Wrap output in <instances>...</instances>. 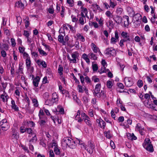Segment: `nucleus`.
Wrapping results in <instances>:
<instances>
[{"label": "nucleus", "mask_w": 157, "mask_h": 157, "mask_svg": "<svg viewBox=\"0 0 157 157\" xmlns=\"http://www.w3.org/2000/svg\"><path fill=\"white\" fill-rule=\"evenodd\" d=\"M103 6L105 8V9L108 10L109 8H110V7L109 6V4L106 2H104L103 3Z\"/></svg>", "instance_id": "obj_61"}, {"label": "nucleus", "mask_w": 157, "mask_h": 157, "mask_svg": "<svg viewBox=\"0 0 157 157\" xmlns=\"http://www.w3.org/2000/svg\"><path fill=\"white\" fill-rule=\"evenodd\" d=\"M77 88L78 92L79 93H83L84 92V90L87 91V90H86L85 87H83L82 86L80 85H78Z\"/></svg>", "instance_id": "obj_30"}, {"label": "nucleus", "mask_w": 157, "mask_h": 157, "mask_svg": "<svg viewBox=\"0 0 157 157\" xmlns=\"http://www.w3.org/2000/svg\"><path fill=\"white\" fill-rule=\"evenodd\" d=\"M121 36L124 38H126L128 37L129 36L127 33L124 32V31L122 32L121 33Z\"/></svg>", "instance_id": "obj_58"}, {"label": "nucleus", "mask_w": 157, "mask_h": 157, "mask_svg": "<svg viewBox=\"0 0 157 157\" xmlns=\"http://www.w3.org/2000/svg\"><path fill=\"white\" fill-rule=\"evenodd\" d=\"M32 138L31 139H30L29 140V143H35L36 142L37 140V138L35 134H33L31 136Z\"/></svg>", "instance_id": "obj_28"}, {"label": "nucleus", "mask_w": 157, "mask_h": 157, "mask_svg": "<svg viewBox=\"0 0 157 157\" xmlns=\"http://www.w3.org/2000/svg\"><path fill=\"white\" fill-rule=\"evenodd\" d=\"M105 14L109 19H110L112 17V13L109 10L107 11L105 13Z\"/></svg>", "instance_id": "obj_47"}, {"label": "nucleus", "mask_w": 157, "mask_h": 157, "mask_svg": "<svg viewBox=\"0 0 157 157\" xmlns=\"http://www.w3.org/2000/svg\"><path fill=\"white\" fill-rule=\"evenodd\" d=\"M113 85V83L112 81L108 80L107 82V86L109 88H111Z\"/></svg>", "instance_id": "obj_54"}, {"label": "nucleus", "mask_w": 157, "mask_h": 157, "mask_svg": "<svg viewBox=\"0 0 157 157\" xmlns=\"http://www.w3.org/2000/svg\"><path fill=\"white\" fill-rule=\"evenodd\" d=\"M124 26L125 27H127L129 24V17L128 16H124Z\"/></svg>", "instance_id": "obj_25"}, {"label": "nucleus", "mask_w": 157, "mask_h": 157, "mask_svg": "<svg viewBox=\"0 0 157 157\" xmlns=\"http://www.w3.org/2000/svg\"><path fill=\"white\" fill-rule=\"evenodd\" d=\"M11 106L13 109L15 111H17L19 110L18 107L16 105L15 101L12 100L11 101Z\"/></svg>", "instance_id": "obj_21"}, {"label": "nucleus", "mask_w": 157, "mask_h": 157, "mask_svg": "<svg viewBox=\"0 0 157 157\" xmlns=\"http://www.w3.org/2000/svg\"><path fill=\"white\" fill-rule=\"evenodd\" d=\"M89 56L88 55H87L86 53H83L82 55V58L88 64H90V61Z\"/></svg>", "instance_id": "obj_17"}, {"label": "nucleus", "mask_w": 157, "mask_h": 157, "mask_svg": "<svg viewBox=\"0 0 157 157\" xmlns=\"http://www.w3.org/2000/svg\"><path fill=\"white\" fill-rule=\"evenodd\" d=\"M18 138V135L17 134V132H14L11 136V138L12 139L17 140Z\"/></svg>", "instance_id": "obj_42"}, {"label": "nucleus", "mask_w": 157, "mask_h": 157, "mask_svg": "<svg viewBox=\"0 0 157 157\" xmlns=\"http://www.w3.org/2000/svg\"><path fill=\"white\" fill-rule=\"evenodd\" d=\"M116 53L115 49L113 48H108L105 52V54L109 56H114L116 55Z\"/></svg>", "instance_id": "obj_6"}, {"label": "nucleus", "mask_w": 157, "mask_h": 157, "mask_svg": "<svg viewBox=\"0 0 157 157\" xmlns=\"http://www.w3.org/2000/svg\"><path fill=\"white\" fill-rule=\"evenodd\" d=\"M15 6L22 9H23L24 8L23 4L20 1H18L16 3Z\"/></svg>", "instance_id": "obj_29"}, {"label": "nucleus", "mask_w": 157, "mask_h": 157, "mask_svg": "<svg viewBox=\"0 0 157 157\" xmlns=\"http://www.w3.org/2000/svg\"><path fill=\"white\" fill-rule=\"evenodd\" d=\"M98 124V125L101 128L104 129L105 126V122L101 119H98L96 120Z\"/></svg>", "instance_id": "obj_10"}, {"label": "nucleus", "mask_w": 157, "mask_h": 157, "mask_svg": "<svg viewBox=\"0 0 157 157\" xmlns=\"http://www.w3.org/2000/svg\"><path fill=\"white\" fill-rule=\"evenodd\" d=\"M61 93L62 94H64L66 97H69L70 96V94L68 91L64 89L63 90V91Z\"/></svg>", "instance_id": "obj_55"}, {"label": "nucleus", "mask_w": 157, "mask_h": 157, "mask_svg": "<svg viewBox=\"0 0 157 157\" xmlns=\"http://www.w3.org/2000/svg\"><path fill=\"white\" fill-rule=\"evenodd\" d=\"M65 34H64V35H59L58 36V41L59 42L62 43L63 45H65V42L64 41V36H65Z\"/></svg>", "instance_id": "obj_32"}, {"label": "nucleus", "mask_w": 157, "mask_h": 157, "mask_svg": "<svg viewBox=\"0 0 157 157\" xmlns=\"http://www.w3.org/2000/svg\"><path fill=\"white\" fill-rule=\"evenodd\" d=\"M54 151L56 154L57 155H59L60 153V150L58 147H56V148H54Z\"/></svg>", "instance_id": "obj_52"}, {"label": "nucleus", "mask_w": 157, "mask_h": 157, "mask_svg": "<svg viewBox=\"0 0 157 157\" xmlns=\"http://www.w3.org/2000/svg\"><path fill=\"white\" fill-rule=\"evenodd\" d=\"M6 51L0 50L1 54V56L3 58H5L7 56Z\"/></svg>", "instance_id": "obj_49"}, {"label": "nucleus", "mask_w": 157, "mask_h": 157, "mask_svg": "<svg viewBox=\"0 0 157 157\" xmlns=\"http://www.w3.org/2000/svg\"><path fill=\"white\" fill-rule=\"evenodd\" d=\"M9 45L3 43H0V50L8 51Z\"/></svg>", "instance_id": "obj_11"}, {"label": "nucleus", "mask_w": 157, "mask_h": 157, "mask_svg": "<svg viewBox=\"0 0 157 157\" xmlns=\"http://www.w3.org/2000/svg\"><path fill=\"white\" fill-rule=\"evenodd\" d=\"M25 124H26L27 127H33L34 126V123L32 121H26L25 122Z\"/></svg>", "instance_id": "obj_34"}, {"label": "nucleus", "mask_w": 157, "mask_h": 157, "mask_svg": "<svg viewBox=\"0 0 157 157\" xmlns=\"http://www.w3.org/2000/svg\"><path fill=\"white\" fill-rule=\"evenodd\" d=\"M42 119V118H41V119L40 118L38 121L39 123L41 126H43L46 122L45 121L43 120Z\"/></svg>", "instance_id": "obj_45"}, {"label": "nucleus", "mask_w": 157, "mask_h": 157, "mask_svg": "<svg viewBox=\"0 0 157 157\" xmlns=\"http://www.w3.org/2000/svg\"><path fill=\"white\" fill-rule=\"evenodd\" d=\"M127 136L129 139L133 140H136L137 139V137L134 135L133 133H128L127 134Z\"/></svg>", "instance_id": "obj_31"}, {"label": "nucleus", "mask_w": 157, "mask_h": 157, "mask_svg": "<svg viewBox=\"0 0 157 157\" xmlns=\"http://www.w3.org/2000/svg\"><path fill=\"white\" fill-rule=\"evenodd\" d=\"M58 95L56 93H53L52 94V100H53L54 103L58 101Z\"/></svg>", "instance_id": "obj_36"}, {"label": "nucleus", "mask_w": 157, "mask_h": 157, "mask_svg": "<svg viewBox=\"0 0 157 157\" xmlns=\"http://www.w3.org/2000/svg\"><path fill=\"white\" fill-rule=\"evenodd\" d=\"M23 57L24 59H25V60L30 59L29 55L26 52H24L23 54Z\"/></svg>", "instance_id": "obj_43"}, {"label": "nucleus", "mask_w": 157, "mask_h": 157, "mask_svg": "<svg viewBox=\"0 0 157 157\" xmlns=\"http://www.w3.org/2000/svg\"><path fill=\"white\" fill-rule=\"evenodd\" d=\"M72 59H71L69 55L67 56V59L69 60L70 63H77V59L79 56V54L78 52H75L71 54Z\"/></svg>", "instance_id": "obj_3"}, {"label": "nucleus", "mask_w": 157, "mask_h": 157, "mask_svg": "<svg viewBox=\"0 0 157 157\" xmlns=\"http://www.w3.org/2000/svg\"><path fill=\"white\" fill-rule=\"evenodd\" d=\"M124 82L126 86L131 87L133 84L132 78L130 77H126L124 79Z\"/></svg>", "instance_id": "obj_8"}, {"label": "nucleus", "mask_w": 157, "mask_h": 157, "mask_svg": "<svg viewBox=\"0 0 157 157\" xmlns=\"http://www.w3.org/2000/svg\"><path fill=\"white\" fill-rule=\"evenodd\" d=\"M40 79V78L38 76H36L35 78L33 79V84L34 86L35 87L38 86Z\"/></svg>", "instance_id": "obj_14"}, {"label": "nucleus", "mask_w": 157, "mask_h": 157, "mask_svg": "<svg viewBox=\"0 0 157 157\" xmlns=\"http://www.w3.org/2000/svg\"><path fill=\"white\" fill-rule=\"evenodd\" d=\"M26 128H25L24 126H21L20 128V132L22 133H24L26 132Z\"/></svg>", "instance_id": "obj_64"}, {"label": "nucleus", "mask_w": 157, "mask_h": 157, "mask_svg": "<svg viewBox=\"0 0 157 157\" xmlns=\"http://www.w3.org/2000/svg\"><path fill=\"white\" fill-rule=\"evenodd\" d=\"M109 4L110 8H114L117 5V2L114 0H109Z\"/></svg>", "instance_id": "obj_23"}, {"label": "nucleus", "mask_w": 157, "mask_h": 157, "mask_svg": "<svg viewBox=\"0 0 157 157\" xmlns=\"http://www.w3.org/2000/svg\"><path fill=\"white\" fill-rule=\"evenodd\" d=\"M28 20L29 18L26 17L25 19L24 20L25 26V27L26 28L29 26L30 24V22Z\"/></svg>", "instance_id": "obj_50"}, {"label": "nucleus", "mask_w": 157, "mask_h": 157, "mask_svg": "<svg viewBox=\"0 0 157 157\" xmlns=\"http://www.w3.org/2000/svg\"><path fill=\"white\" fill-rule=\"evenodd\" d=\"M25 64L27 67L31 66V62L30 59L25 60Z\"/></svg>", "instance_id": "obj_51"}, {"label": "nucleus", "mask_w": 157, "mask_h": 157, "mask_svg": "<svg viewBox=\"0 0 157 157\" xmlns=\"http://www.w3.org/2000/svg\"><path fill=\"white\" fill-rule=\"evenodd\" d=\"M19 68L18 71L16 72L17 75L19 74H23V67L22 66V63H19Z\"/></svg>", "instance_id": "obj_19"}, {"label": "nucleus", "mask_w": 157, "mask_h": 157, "mask_svg": "<svg viewBox=\"0 0 157 157\" xmlns=\"http://www.w3.org/2000/svg\"><path fill=\"white\" fill-rule=\"evenodd\" d=\"M54 103L53 100L51 99H48L45 101V104L49 106L52 105Z\"/></svg>", "instance_id": "obj_39"}, {"label": "nucleus", "mask_w": 157, "mask_h": 157, "mask_svg": "<svg viewBox=\"0 0 157 157\" xmlns=\"http://www.w3.org/2000/svg\"><path fill=\"white\" fill-rule=\"evenodd\" d=\"M37 49L39 54L42 56H46L47 55L48 53L43 50L41 47L38 48Z\"/></svg>", "instance_id": "obj_24"}, {"label": "nucleus", "mask_w": 157, "mask_h": 157, "mask_svg": "<svg viewBox=\"0 0 157 157\" xmlns=\"http://www.w3.org/2000/svg\"><path fill=\"white\" fill-rule=\"evenodd\" d=\"M93 63V62L92 64V69L93 71H96L98 70V67L96 64H94Z\"/></svg>", "instance_id": "obj_56"}, {"label": "nucleus", "mask_w": 157, "mask_h": 157, "mask_svg": "<svg viewBox=\"0 0 157 157\" xmlns=\"http://www.w3.org/2000/svg\"><path fill=\"white\" fill-rule=\"evenodd\" d=\"M122 102L120 99H118L117 101V105L118 107L121 106L122 104Z\"/></svg>", "instance_id": "obj_62"}, {"label": "nucleus", "mask_w": 157, "mask_h": 157, "mask_svg": "<svg viewBox=\"0 0 157 157\" xmlns=\"http://www.w3.org/2000/svg\"><path fill=\"white\" fill-rule=\"evenodd\" d=\"M75 120L77 121L78 122L80 123L83 121V119L81 118L80 116H78L75 115Z\"/></svg>", "instance_id": "obj_53"}, {"label": "nucleus", "mask_w": 157, "mask_h": 157, "mask_svg": "<svg viewBox=\"0 0 157 157\" xmlns=\"http://www.w3.org/2000/svg\"><path fill=\"white\" fill-rule=\"evenodd\" d=\"M77 40H79L82 42H83L85 40L84 37L81 34L78 33L76 35Z\"/></svg>", "instance_id": "obj_26"}, {"label": "nucleus", "mask_w": 157, "mask_h": 157, "mask_svg": "<svg viewBox=\"0 0 157 157\" xmlns=\"http://www.w3.org/2000/svg\"><path fill=\"white\" fill-rule=\"evenodd\" d=\"M36 62L38 65L40 66L41 65L44 68H46L47 66V65L46 62L43 60L38 59L37 60Z\"/></svg>", "instance_id": "obj_15"}, {"label": "nucleus", "mask_w": 157, "mask_h": 157, "mask_svg": "<svg viewBox=\"0 0 157 157\" xmlns=\"http://www.w3.org/2000/svg\"><path fill=\"white\" fill-rule=\"evenodd\" d=\"M88 56L90 59L94 60H96L97 59L98 56L96 54L92 52H90L88 54Z\"/></svg>", "instance_id": "obj_20"}, {"label": "nucleus", "mask_w": 157, "mask_h": 157, "mask_svg": "<svg viewBox=\"0 0 157 157\" xmlns=\"http://www.w3.org/2000/svg\"><path fill=\"white\" fill-rule=\"evenodd\" d=\"M143 146L147 150L150 152L153 151V148L149 139H145L143 144Z\"/></svg>", "instance_id": "obj_2"}, {"label": "nucleus", "mask_w": 157, "mask_h": 157, "mask_svg": "<svg viewBox=\"0 0 157 157\" xmlns=\"http://www.w3.org/2000/svg\"><path fill=\"white\" fill-rule=\"evenodd\" d=\"M105 136L108 139H110L112 136L111 133L110 131H108L107 132H104Z\"/></svg>", "instance_id": "obj_38"}, {"label": "nucleus", "mask_w": 157, "mask_h": 157, "mask_svg": "<svg viewBox=\"0 0 157 157\" xmlns=\"http://www.w3.org/2000/svg\"><path fill=\"white\" fill-rule=\"evenodd\" d=\"M1 98L2 99L3 102H7L9 98V96L4 91L3 94H2L1 95Z\"/></svg>", "instance_id": "obj_18"}, {"label": "nucleus", "mask_w": 157, "mask_h": 157, "mask_svg": "<svg viewBox=\"0 0 157 157\" xmlns=\"http://www.w3.org/2000/svg\"><path fill=\"white\" fill-rule=\"evenodd\" d=\"M144 128L141 126L140 124L138 123L136 124L135 130L136 131H139L141 135H143L144 134Z\"/></svg>", "instance_id": "obj_9"}, {"label": "nucleus", "mask_w": 157, "mask_h": 157, "mask_svg": "<svg viewBox=\"0 0 157 157\" xmlns=\"http://www.w3.org/2000/svg\"><path fill=\"white\" fill-rule=\"evenodd\" d=\"M31 55L32 57L35 58H37L38 56V53L35 52H32Z\"/></svg>", "instance_id": "obj_59"}, {"label": "nucleus", "mask_w": 157, "mask_h": 157, "mask_svg": "<svg viewBox=\"0 0 157 157\" xmlns=\"http://www.w3.org/2000/svg\"><path fill=\"white\" fill-rule=\"evenodd\" d=\"M67 3L69 4L70 6L72 7L74 5V1L73 0H67Z\"/></svg>", "instance_id": "obj_48"}, {"label": "nucleus", "mask_w": 157, "mask_h": 157, "mask_svg": "<svg viewBox=\"0 0 157 157\" xmlns=\"http://www.w3.org/2000/svg\"><path fill=\"white\" fill-rule=\"evenodd\" d=\"M85 16H81L79 18V23L82 25H83L84 23L86 22V21H84V19L85 20Z\"/></svg>", "instance_id": "obj_35"}, {"label": "nucleus", "mask_w": 157, "mask_h": 157, "mask_svg": "<svg viewBox=\"0 0 157 157\" xmlns=\"http://www.w3.org/2000/svg\"><path fill=\"white\" fill-rule=\"evenodd\" d=\"M57 110L58 112L62 114H63L64 113V109L62 107L58 106L57 108Z\"/></svg>", "instance_id": "obj_40"}, {"label": "nucleus", "mask_w": 157, "mask_h": 157, "mask_svg": "<svg viewBox=\"0 0 157 157\" xmlns=\"http://www.w3.org/2000/svg\"><path fill=\"white\" fill-rule=\"evenodd\" d=\"M101 87V86L100 83H98L96 85L94 90V94H97L100 92Z\"/></svg>", "instance_id": "obj_22"}, {"label": "nucleus", "mask_w": 157, "mask_h": 157, "mask_svg": "<svg viewBox=\"0 0 157 157\" xmlns=\"http://www.w3.org/2000/svg\"><path fill=\"white\" fill-rule=\"evenodd\" d=\"M91 47L94 53H97L99 51V53L101 54V52L99 51V48L97 47L96 45L93 43L91 44Z\"/></svg>", "instance_id": "obj_13"}, {"label": "nucleus", "mask_w": 157, "mask_h": 157, "mask_svg": "<svg viewBox=\"0 0 157 157\" xmlns=\"http://www.w3.org/2000/svg\"><path fill=\"white\" fill-rule=\"evenodd\" d=\"M44 110L40 109L38 115L40 119L42 118V116L44 115Z\"/></svg>", "instance_id": "obj_60"}, {"label": "nucleus", "mask_w": 157, "mask_h": 157, "mask_svg": "<svg viewBox=\"0 0 157 157\" xmlns=\"http://www.w3.org/2000/svg\"><path fill=\"white\" fill-rule=\"evenodd\" d=\"M92 79L94 82H98L99 81V79L96 76H94L92 78Z\"/></svg>", "instance_id": "obj_63"}, {"label": "nucleus", "mask_w": 157, "mask_h": 157, "mask_svg": "<svg viewBox=\"0 0 157 157\" xmlns=\"http://www.w3.org/2000/svg\"><path fill=\"white\" fill-rule=\"evenodd\" d=\"M10 41L11 42V46L13 47H15L16 45V43L15 39L13 38H11L10 39Z\"/></svg>", "instance_id": "obj_57"}, {"label": "nucleus", "mask_w": 157, "mask_h": 157, "mask_svg": "<svg viewBox=\"0 0 157 157\" xmlns=\"http://www.w3.org/2000/svg\"><path fill=\"white\" fill-rule=\"evenodd\" d=\"M25 48L23 46H19L18 47V50L20 53L23 54L24 52H25Z\"/></svg>", "instance_id": "obj_44"}, {"label": "nucleus", "mask_w": 157, "mask_h": 157, "mask_svg": "<svg viewBox=\"0 0 157 157\" xmlns=\"http://www.w3.org/2000/svg\"><path fill=\"white\" fill-rule=\"evenodd\" d=\"M114 20L118 24L121 23L122 21V17L118 15H117L116 17L114 18Z\"/></svg>", "instance_id": "obj_27"}, {"label": "nucleus", "mask_w": 157, "mask_h": 157, "mask_svg": "<svg viewBox=\"0 0 157 157\" xmlns=\"http://www.w3.org/2000/svg\"><path fill=\"white\" fill-rule=\"evenodd\" d=\"M26 132L29 134L28 138L30 139L31 136L34 134L33 132L32 129L31 128H26Z\"/></svg>", "instance_id": "obj_33"}, {"label": "nucleus", "mask_w": 157, "mask_h": 157, "mask_svg": "<svg viewBox=\"0 0 157 157\" xmlns=\"http://www.w3.org/2000/svg\"><path fill=\"white\" fill-rule=\"evenodd\" d=\"M153 103L155 104L154 105L153 104H151L150 102H147L146 101L144 102L145 105L147 107L149 108L152 109H153L157 111V100L155 99L153 100Z\"/></svg>", "instance_id": "obj_5"}, {"label": "nucleus", "mask_w": 157, "mask_h": 157, "mask_svg": "<svg viewBox=\"0 0 157 157\" xmlns=\"http://www.w3.org/2000/svg\"><path fill=\"white\" fill-rule=\"evenodd\" d=\"M81 16H84L88 17L87 16L88 11L87 8L82 6L81 7Z\"/></svg>", "instance_id": "obj_12"}, {"label": "nucleus", "mask_w": 157, "mask_h": 157, "mask_svg": "<svg viewBox=\"0 0 157 157\" xmlns=\"http://www.w3.org/2000/svg\"><path fill=\"white\" fill-rule=\"evenodd\" d=\"M32 101L34 106L36 107L38 106L39 104L38 101L35 98L33 99H32Z\"/></svg>", "instance_id": "obj_46"}, {"label": "nucleus", "mask_w": 157, "mask_h": 157, "mask_svg": "<svg viewBox=\"0 0 157 157\" xmlns=\"http://www.w3.org/2000/svg\"><path fill=\"white\" fill-rule=\"evenodd\" d=\"M63 66L61 65H59V66L58 68V72L59 74V75L61 77L62 76V75H63Z\"/></svg>", "instance_id": "obj_37"}, {"label": "nucleus", "mask_w": 157, "mask_h": 157, "mask_svg": "<svg viewBox=\"0 0 157 157\" xmlns=\"http://www.w3.org/2000/svg\"><path fill=\"white\" fill-rule=\"evenodd\" d=\"M62 145L64 146H68L70 148H75L76 147V141H74L71 138L64 137L62 142Z\"/></svg>", "instance_id": "obj_1"}, {"label": "nucleus", "mask_w": 157, "mask_h": 157, "mask_svg": "<svg viewBox=\"0 0 157 157\" xmlns=\"http://www.w3.org/2000/svg\"><path fill=\"white\" fill-rule=\"evenodd\" d=\"M95 95L98 97L101 98L103 99H104L106 97L105 93L103 90H101V93L99 92Z\"/></svg>", "instance_id": "obj_16"}, {"label": "nucleus", "mask_w": 157, "mask_h": 157, "mask_svg": "<svg viewBox=\"0 0 157 157\" xmlns=\"http://www.w3.org/2000/svg\"><path fill=\"white\" fill-rule=\"evenodd\" d=\"M0 125L2 129L4 131L7 130L9 128L7 120L5 119L0 122Z\"/></svg>", "instance_id": "obj_7"}, {"label": "nucleus", "mask_w": 157, "mask_h": 157, "mask_svg": "<svg viewBox=\"0 0 157 157\" xmlns=\"http://www.w3.org/2000/svg\"><path fill=\"white\" fill-rule=\"evenodd\" d=\"M123 11V9L120 7H118L116 10V13L117 14L121 15Z\"/></svg>", "instance_id": "obj_41"}, {"label": "nucleus", "mask_w": 157, "mask_h": 157, "mask_svg": "<svg viewBox=\"0 0 157 157\" xmlns=\"http://www.w3.org/2000/svg\"><path fill=\"white\" fill-rule=\"evenodd\" d=\"M94 145L93 144V142L91 141H88V144L85 149L90 154H92L94 151Z\"/></svg>", "instance_id": "obj_4"}]
</instances>
